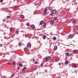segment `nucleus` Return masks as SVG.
<instances>
[{
	"instance_id": "f257e3e1",
	"label": "nucleus",
	"mask_w": 78,
	"mask_h": 78,
	"mask_svg": "<svg viewBox=\"0 0 78 78\" xmlns=\"http://www.w3.org/2000/svg\"><path fill=\"white\" fill-rule=\"evenodd\" d=\"M31 45V44L29 43H27V47L28 48H30V47Z\"/></svg>"
},
{
	"instance_id": "f03ea898",
	"label": "nucleus",
	"mask_w": 78,
	"mask_h": 78,
	"mask_svg": "<svg viewBox=\"0 0 78 78\" xmlns=\"http://www.w3.org/2000/svg\"><path fill=\"white\" fill-rule=\"evenodd\" d=\"M51 59V57H49L47 58L46 59V62H47V61H48Z\"/></svg>"
},
{
	"instance_id": "7ed1b4c3",
	"label": "nucleus",
	"mask_w": 78,
	"mask_h": 78,
	"mask_svg": "<svg viewBox=\"0 0 78 78\" xmlns=\"http://www.w3.org/2000/svg\"><path fill=\"white\" fill-rule=\"evenodd\" d=\"M78 27V26H76L75 27L76 28H75L74 29V31H77V30H77V29L76 28L77 27Z\"/></svg>"
},
{
	"instance_id": "20e7f679",
	"label": "nucleus",
	"mask_w": 78,
	"mask_h": 78,
	"mask_svg": "<svg viewBox=\"0 0 78 78\" xmlns=\"http://www.w3.org/2000/svg\"><path fill=\"white\" fill-rule=\"evenodd\" d=\"M47 8H45L44 12V15L47 13Z\"/></svg>"
},
{
	"instance_id": "39448f33",
	"label": "nucleus",
	"mask_w": 78,
	"mask_h": 78,
	"mask_svg": "<svg viewBox=\"0 0 78 78\" xmlns=\"http://www.w3.org/2000/svg\"><path fill=\"white\" fill-rule=\"evenodd\" d=\"M72 22L73 23H75L76 22V21L74 19H73L72 20Z\"/></svg>"
},
{
	"instance_id": "423d86ee",
	"label": "nucleus",
	"mask_w": 78,
	"mask_h": 78,
	"mask_svg": "<svg viewBox=\"0 0 78 78\" xmlns=\"http://www.w3.org/2000/svg\"><path fill=\"white\" fill-rule=\"evenodd\" d=\"M52 12H53L54 14H56V10H52Z\"/></svg>"
},
{
	"instance_id": "0eeeda50",
	"label": "nucleus",
	"mask_w": 78,
	"mask_h": 78,
	"mask_svg": "<svg viewBox=\"0 0 78 78\" xmlns=\"http://www.w3.org/2000/svg\"><path fill=\"white\" fill-rule=\"evenodd\" d=\"M57 48H58V47H57V46H55L54 48V50H56Z\"/></svg>"
},
{
	"instance_id": "6e6552de",
	"label": "nucleus",
	"mask_w": 78,
	"mask_h": 78,
	"mask_svg": "<svg viewBox=\"0 0 78 78\" xmlns=\"http://www.w3.org/2000/svg\"><path fill=\"white\" fill-rule=\"evenodd\" d=\"M73 53H75V54H76V53H77V50H75L74 51Z\"/></svg>"
},
{
	"instance_id": "1a4fd4ad",
	"label": "nucleus",
	"mask_w": 78,
	"mask_h": 78,
	"mask_svg": "<svg viewBox=\"0 0 78 78\" xmlns=\"http://www.w3.org/2000/svg\"><path fill=\"white\" fill-rule=\"evenodd\" d=\"M43 23H44L43 21H41L40 23V25H42V24H43Z\"/></svg>"
},
{
	"instance_id": "9d476101",
	"label": "nucleus",
	"mask_w": 78,
	"mask_h": 78,
	"mask_svg": "<svg viewBox=\"0 0 78 78\" xmlns=\"http://www.w3.org/2000/svg\"><path fill=\"white\" fill-rule=\"evenodd\" d=\"M31 28H33V29H34L35 27H34V26L32 25L31 26Z\"/></svg>"
},
{
	"instance_id": "9b49d317",
	"label": "nucleus",
	"mask_w": 78,
	"mask_h": 78,
	"mask_svg": "<svg viewBox=\"0 0 78 78\" xmlns=\"http://www.w3.org/2000/svg\"><path fill=\"white\" fill-rule=\"evenodd\" d=\"M27 67H24L23 69H22V71L23 72H24V71H25V69H27Z\"/></svg>"
},
{
	"instance_id": "f8f14e48",
	"label": "nucleus",
	"mask_w": 78,
	"mask_h": 78,
	"mask_svg": "<svg viewBox=\"0 0 78 78\" xmlns=\"http://www.w3.org/2000/svg\"><path fill=\"white\" fill-rule=\"evenodd\" d=\"M51 24L52 25L53 24V20H51L50 22Z\"/></svg>"
},
{
	"instance_id": "ddd939ff",
	"label": "nucleus",
	"mask_w": 78,
	"mask_h": 78,
	"mask_svg": "<svg viewBox=\"0 0 78 78\" xmlns=\"http://www.w3.org/2000/svg\"><path fill=\"white\" fill-rule=\"evenodd\" d=\"M76 66V65H75V64H73V67H74V68H75Z\"/></svg>"
},
{
	"instance_id": "4468645a",
	"label": "nucleus",
	"mask_w": 78,
	"mask_h": 78,
	"mask_svg": "<svg viewBox=\"0 0 78 78\" xmlns=\"http://www.w3.org/2000/svg\"><path fill=\"white\" fill-rule=\"evenodd\" d=\"M44 25L43 26V27H45V26H46V23H45L44 22Z\"/></svg>"
},
{
	"instance_id": "2eb2a0df",
	"label": "nucleus",
	"mask_w": 78,
	"mask_h": 78,
	"mask_svg": "<svg viewBox=\"0 0 78 78\" xmlns=\"http://www.w3.org/2000/svg\"><path fill=\"white\" fill-rule=\"evenodd\" d=\"M49 9L50 11H51V10H52V7H50L49 8Z\"/></svg>"
},
{
	"instance_id": "dca6fc26",
	"label": "nucleus",
	"mask_w": 78,
	"mask_h": 78,
	"mask_svg": "<svg viewBox=\"0 0 78 78\" xmlns=\"http://www.w3.org/2000/svg\"><path fill=\"white\" fill-rule=\"evenodd\" d=\"M21 18H22V19H23V18H24V16L23 15H21Z\"/></svg>"
},
{
	"instance_id": "f3484780",
	"label": "nucleus",
	"mask_w": 78,
	"mask_h": 78,
	"mask_svg": "<svg viewBox=\"0 0 78 78\" xmlns=\"http://www.w3.org/2000/svg\"><path fill=\"white\" fill-rule=\"evenodd\" d=\"M73 36V35H70L69 36L70 38H72Z\"/></svg>"
},
{
	"instance_id": "a211bd4d",
	"label": "nucleus",
	"mask_w": 78,
	"mask_h": 78,
	"mask_svg": "<svg viewBox=\"0 0 78 78\" xmlns=\"http://www.w3.org/2000/svg\"><path fill=\"white\" fill-rule=\"evenodd\" d=\"M65 63L66 64H68V63H69V61H67Z\"/></svg>"
},
{
	"instance_id": "6ab92c4d",
	"label": "nucleus",
	"mask_w": 78,
	"mask_h": 78,
	"mask_svg": "<svg viewBox=\"0 0 78 78\" xmlns=\"http://www.w3.org/2000/svg\"><path fill=\"white\" fill-rule=\"evenodd\" d=\"M45 38H46V36L44 35V36H43V38L44 39H45Z\"/></svg>"
},
{
	"instance_id": "aec40b11",
	"label": "nucleus",
	"mask_w": 78,
	"mask_h": 78,
	"mask_svg": "<svg viewBox=\"0 0 78 78\" xmlns=\"http://www.w3.org/2000/svg\"><path fill=\"white\" fill-rule=\"evenodd\" d=\"M7 19H10V16H7Z\"/></svg>"
},
{
	"instance_id": "412c9836",
	"label": "nucleus",
	"mask_w": 78,
	"mask_h": 78,
	"mask_svg": "<svg viewBox=\"0 0 78 78\" xmlns=\"http://www.w3.org/2000/svg\"><path fill=\"white\" fill-rule=\"evenodd\" d=\"M54 14H55V13H53V12L52 13H51V16H53L54 15Z\"/></svg>"
},
{
	"instance_id": "4be33fe9",
	"label": "nucleus",
	"mask_w": 78,
	"mask_h": 78,
	"mask_svg": "<svg viewBox=\"0 0 78 78\" xmlns=\"http://www.w3.org/2000/svg\"><path fill=\"white\" fill-rule=\"evenodd\" d=\"M56 39V37H54L53 38V40H55Z\"/></svg>"
},
{
	"instance_id": "5701e85b",
	"label": "nucleus",
	"mask_w": 78,
	"mask_h": 78,
	"mask_svg": "<svg viewBox=\"0 0 78 78\" xmlns=\"http://www.w3.org/2000/svg\"><path fill=\"white\" fill-rule=\"evenodd\" d=\"M24 51H27V49L26 48H24Z\"/></svg>"
},
{
	"instance_id": "b1692460",
	"label": "nucleus",
	"mask_w": 78,
	"mask_h": 78,
	"mask_svg": "<svg viewBox=\"0 0 78 78\" xmlns=\"http://www.w3.org/2000/svg\"><path fill=\"white\" fill-rule=\"evenodd\" d=\"M13 29V28H12H12H11L10 29V31H12V29Z\"/></svg>"
},
{
	"instance_id": "393cba45",
	"label": "nucleus",
	"mask_w": 78,
	"mask_h": 78,
	"mask_svg": "<svg viewBox=\"0 0 78 78\" xmlns=\"http://www.w3.org/2000/svg\"><path fill=\"white\" fill-rule=\"evenodd\" d=\"M66 56H68L69 55V53H67L66 54Z\"/></svg>"
},
{
	"instance_id": "a878e982",
	"label": "nucleus",
	"mask_w": 78,
	"mask_h": 78,
	"mask_svg": "<svg viewBox=\"0 0 78 78\" xmlns=\"http://www.w3.org/2000/svg\"><path fill=\"white\" fill-rule=\"evenodd\" d=\"M59 59V58H57L56 59V61H58Z\"/></svg>"
},
{
	"instance_id": "bb28decb",
	"label": "nucleus",
	"mask_w": 78,
	"mask_h": 78,
	"mask_svg": "<svg viewBox=\"0 0 78 78\" xmlns=\"http://www.w3.org/2000/svg\"><path fill=\"white\" fill-rule=\"evenodd\" d=\"M19 46H21V45H22V44H21V43H20L19 44Z\"/></svg>"
},
{
	"instance_id": "cd10ccee",
	"label": "nucleus",
	"mask_w": 78,
	"mask_h": 78,
	"mask_svg": "<svg viewBox=\"0 0 78 78\" xmlns=\"http://www.w3.org/2000/svg\"><path fill=\"white\" fill-rule=\"evenodd\" d=\"M15 62H13L12 63V64H13V65L14 66V65H15Z\"/></svg>"
},
{
	"instance_id": "c85d7f7f",
	"label": "nucleus",
	"mask_w": 78,
	"mask_h": 78,
	"mask_svg": "<svg viewBox=\"0 0 78 78\" xmlns=\"http://www.w3.org/2000/svg\"><path fill=\"white\" fill-rule=\"evenodd\" d=\"M29 25H30V23H27V26H28V27L29 26Z\"/></svg>"
},
{
	"instance_id": "c756f323",
	"label": "nucleus",
	"mask_w": 78,
	"mask_h": 78,
	"mask_svg": "<svg viewBox=\"0 0 78 78\" xmlns=\"http://www.w3.org/2000/svg\"><path fill=\"white\" fill-rule=\"evenodd\" d=\"M22 65V64L20 63V64H19V66H20V67Z\"/></svg>"
},
{
	"instance_id": "7c9ffc66",
	"label": "nucleus",
	"mask_w": 78,
	"mask_h": 78,
	"mask_svg": "<svg viewBox=\"0 0 78 78\" xmlns=\"http://www.w3.org/2000/svg\"><path fill=\"white\" fill-rule=\"evenodd\" d=\"M33 62H34V61H35V60H34V58H33Z\"/></svg>"
},
{
	"instance_id": "2f4dec72",
	"label": "nucleus",
	"mask_w": 78,
	"mask_h": 78,
	"mask_svg": "<svg viewBox=\"0 0 78 78\" xmlns=\"http://www.w3.org/2000/svg\"><path fill=\"white\" fill-rule=\"evenodd\" d=\"M3 1V0H0V2H2Z\"/></svg>"
},
{
	"instance_id": "473e14b6",
	"label": "nucleus",
	"mask_w": 78,
	"mask_h": 78,
	"mask_svg": "<svg viewBox=\"0 0 78 78\" xmlns=\"http://www.w3.org/2000/svg\"><path fill=\"white\" fill-rule=\"evenodd\" d=\"M55 20H57V18L56 17H55Z\"/></svg>"
},
{
	"instance_id": "72a5a7b5",
	"label": "nucleus",
	"mask_w": 78,
	"mask_h": 78,
	"mask_svg": "<svg viewBox=\"0 0 78 78\" xmlns=\"http://www.w3.org/2000/svg\"><path fill=\"white\" fill-rule=\"evenodd\" d=\"M14 73H13L11 76H14Z\"/></svg>"
},
{
	"instance_id": "f704fd0d",
	"label": "nucleus",
	"mask_w": 78,
	"mask_h": 78,
	"mask_svg": "<svg viewBox=\"0 0 78 78\" xmlns=\"http://www.w3.org/2000/svg\"><path fill=\"white\" fill-rule=\"evenodd\" d=\"M37 62L36 61L35 62V64H37Z\"/></svg>"
},
{
	"instance_id": "c9c22d12",
	"label": "nucleus",
	"mask_w": 78,
	"mask_h": 78,
	"mask_svg": "<svg viewBox=\"0 0 78 78\" xmlns=\"http://www.w3.org/2000/svg\"><path fill=\"white\" fill-rule=\"evenodd\" d=\"M16 33H18V31L16 30Z\"/></svg>"
},
{
	"instance_id": "e433bc0d",
	"label": "nucleus",
	"mask_w": 78,
	"mask_h": 78,
	"mask_svg": "<svg viewBox=\"0 0 78 78\" xmlns=\"http://www.w3.org/2000/svg\"><path fill=\"white\" fill-rule=\"evenodd\" d=\"M2 46H3V45L2 44H0V46L1 47H2Z\"/></svg>"
},
{
	"instance_id": "4c0bfd02",
	"label": "nucleus",
	"mask_w": 78,
	"mask_h": 78,
	"mask_svg": "<svg viewBox=\"0 0 78 78\" xmlns=\"http://www.w3.org/2000/svg\"><path fill=\"white\" fill-rule=\"evenodd\" d=\"M69 56H72V54H69Z\"/></svg>"
},
{
	"instance_id": "58836bf2",
	"label": "nucleus",
	"mask_w": 78,
	"mask_h": 78,
	"mask_svg": "<svg viewBox=\"0 0 78 78\" xmlns=\"http://www.w3.org/2000/svg\"><path fill=\"white\" fill-rule=\"evenodd\" d=\"M8 64H11V63H10V62L8 63Z\"/></svg>"
},
{
	"instance_id": "ea45409f",
	"label": "nucleus",
	"mask_w": 78,
	"mask_h": 78,
	"mask_svg": "<svg viewBox=\"0 0 78 78\" xmlns=\"http://www.w3.org/2000/svg\"><path fill=\"white\" fill-rule=\"evenodd\" d=\"M41 66H44V64H41Z\"/></svg>"
},
{
	"instance_id": "a19ab883",
	"label": "nucleus",
	"mask_w": 78,
	"mask_h": 78,
	"mask_svg": "<svg viewBox=\"0 0 78 78\" xmlns=\"http://www.w3.org/2000/svg\"><path fill=\"white\" fill-rule=\"evenodd\" d=\"M45 72H47V70H45Z\"/></svg>"
},
{
	"instance_id": "79ce46f5",
	"label": "nucleus",
	"mask_w": 78,
	"mask_h": 78,
	"mask_svg": "<svg viewBox=\"0 0 78 78\" xmlns=\"http://www.w3.org/2000/svg\"><path fill=\"white\" fill-rule=\"evenodd\" d=\"M5 19H4L3 20V22H5Z\"/></svg>"
},
{
	"instance_id": "37998d69",
	"label": "nucleus",
	"mask_w": 78,
	"mask_h": 78,
	"mask_svg": "<svg viewBox=\"0 0 78 78\" xmlns=\"http://www.w3.org/2000/svg\"><path fill=\"white\" fill-rule=\"evenodd\" d=\"M58 65H59H59H61V63H58Z\"/></svg>"
},
{
	"instance_id": "c03bdc74",
	"label": "nucleus",
	"mask_w": 78,
	"mask_h": 78,
	"mask_svg": "<svg viewBox=\"0 0 78 78\" xmlns=\"http://www.w3.org/2000/svg\"><path fill=\"white\" fill-rule=\"evenodd\" d=\"M18 70H19V69H20V68H19V67H18Z\"/></svg>"
},
{
	"instance_id": "a18cd8bd",
	"label": "nucleus",
	"mask_w": 78,
	"mask_h": 78,
	"mask_svg": "<svg viewBox=\"0 0 78 78\" xmlns=\"http://www.w3.org/2000/svg\"><path fill=\"white\" fill-rule=\"evenodd\" d=\"M58 78H61V77L60 76L58 77Z\"/></svg>"
},
{
	"instance_id": "49530a36",
	"label": "nucleus",
	"mask_w": 78,
	"mask_h": 78,
	"mask_svg": "<svg viewBox=\"0 0 78 78\" xmlns=\"http://www.w3.org/2000/svg\"><path fill=\"white\" fill-rule=\"evenodd\" d=\"M5 27H6V25H5Z\"/></svg>"
}]
</instances>
